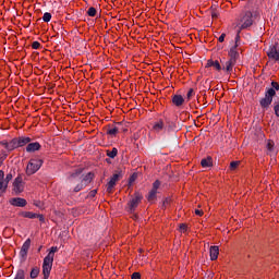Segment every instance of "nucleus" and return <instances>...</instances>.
Wrapping results in <instances>:
<instances>
[{
	"label": "nucleus",
	"instance_id": "54",
	"mask_svg": "<svg viewBox=\"0 0 279 279\" xmlns=\"http://www.w3.org/2000/svg\"><path fill=\"white\" fill-rule=\"evenodd\" d=\"M134 219H138V216L134 215Z\"/></svg>",
	"mask_w": 279,
	"mask_h": 279
},
{
	"label": "nucleus",
	"instance_id": "35",
	"mask_svg": "<svg viewBox=\"0 0 279 279\" xmlns=\"http://www.w3.org/2000/svg\"><path fill=\"white\" fill-rule=\"evenodd\" d=\"M158 189H160V181L156 180L154 183H153V191H157L158 192Z\"/></svg>",
	"mask_w": 279,
	"mask_h": 279
},
{
	"label": "nucleus",
	"instance_id": "30",
	"mask_svg": "<svg viewBox=\"0 0 279 279\" xmlns=\"http://www.w3.org/2000/svg\"><path fill=\"white\" fill-rule=\"evenodd\" d=\"M136 178H138L137 173H133L130 178H129V184L130 186H132V184H134V182H136Z\"/></svg>",
	"mask_w": 279,
	"mask_h": 279
},
{
	"label": "nucleus",
	"instance_id": "11",
	"mask_svg": "<svg viewBox=\"0 0 279 279\" xmlns=\"http://www.w3.org/2000/svg\"><path fill=\"white\" fill-rule=\"evenodd\" d=\"M184 101H185L184 97L180 94H175L172 96V104L177 108H182L184 106Z\"/></svg>",
	"mask_w": 279,
	"mask_h": 279
},
{
	"label": "nucleus",
	"instance_id": "56",
	"mask_svg": "<svg viewBox=\"0 0 279 279\" xmlns=\"http://www.w3.org/2000/svg\"><path fill=\"white\" fill-rule=\"evenodd\" d=\"M106 162H110V159H106Z\"/></svg>",
	"mask_w": 279,
	"mask_h": 279
},
{
	"label": "nucleus",
	"instance_id": "6",
	"mask_svg": "<svg viewBox=\"0 0 279 279\" xmlns=\"http://www.w3.org/2000/svg\"><path fill=\"white\" fill-rule=\"evenodd\" d=\"M121 178H123V171H116V173L111 177L110 181L107 183V193H112V189L117 186V182H119Z\"/></svg>",
	"mask_w": 279,
	"mask_h": 279
},
{
	"label": "nucleus",
	"instance_id": "18",
	"mask_svg": "<svg viewBox=\"0 0 279 279\" xmlns=\"http://www.w3.org/2000/svg\"><path fill=\"white\" fill-rule=\"evenodd\" d=\"M234 64H236V62L229 59L227 62L222 64V71H227V73H231L232 69L234 68Z\"/></svg>",
	"mask_w": 279,
	"mask_h": 279
},
{
	"label": "nucleus",
	"instance_id": "10",
	"mask_svg": "<svg viewBox=\"0 0 279 279\" xmlns=\"http://www.w3.org/2000/svg\"><path fill=\"white\" fill-rule=\"evenodd\" d=\"M29 247H32V239H27L20 251L21 258H27V252H29Z\"/></svg>",
	"mask_w": 279,
	"mask_h": 279
},
{
	"label": "nucleus",
	"instance_id": "48",
	"mask_svg": "<svg viewBox=\"0 0 279 279\" xmlns=\"http://www.w3.org/2000/svg\"><path fill=\"white\" fill-rule=\"evenodd\" d=\"M36 219H39V221H41V223H45V216L37 214Z\"/></svg>",
	"mask_w": 279,
	"mask_h": 279
},
{
	"label": "nucleus",
	"instance_id": "37",
	"mask_svg": "<svg viewBox=\"0 0 279 279\" xmlns=\"http://www.w3.org/2000/svg\"><path fill=\"white\" fill-rule=\"evenodd\" d=\"M214 69H216V71H221V64L219 63V61H214Z\"/></svg>",
	"mask_w": 279,
	"mask_h": 279
},
{
	"label": "nucleus",
	"instance_id": "23",
	"mask_svg": "<svg viewBox=\"0 0 279 279\" xmlns=\"http://www.w3.org/2000/svg\"><path fill=\"white\" fill-rule=\"evenodd\" d=\"M22 217H25L26 219H36L38 217V214H34L32 211H22Z\"/></svg>",
	"mask_w": 279,
	"mask_h": 279
},
{
	"label": "nucleus",
	"instance_id": "52",
	"mask_svg": "<svg viewBox=\"0 0 279 279\" xmlns=\"http://www.w3.org/2000/svg\"><path fill=\"white\" fill-rule=\"evenodd\" d=\"M214 64H215V61H213V60L207 61V66H214Z\"/></svg>",
	"mask_w": 279,
	"mask_h": 279
},
{
	"label": "nucleus",
	"instance_id": "40",
	"mask_svg": "<svg viewBox=\"0 0 279 279\" xmlns=\"http://www.w3.org/2000/svg\"><path fill=\"white\" fill-rule=\"evenodd\" d=\"M131 279H141V272H133Z\"/></svg>",
	"mask_w": 279,
	"mask_h": 279
},
{
	"label": "nucleus",
	"instance_id": "3",
	"mask_svg": "<svg viewBox=\"0 0 279 279\" xmlns=\"http://www.w3.org/2000/svg\"><path fill=\"white\" fill-rule=\"evenodd\" d=\"M143 201V194H140L138 192L134 193V197L131 198V201L128 203V213L131 215H134L136 208H138V205Z\"/></svg>",
	"mask_w": 279,
	"mask_h": 279
},
{
	"label": "nucleus",
	"instance_id": "39",
	"mask_svg": "<svg viewBox=\"0 0 279 279\" xmlns=\"http://www.w3.org/2000/svg\"><path fill=\"white\" fill-rule=\"evenodd\" d=\"M11 180H12V173H8L4 179V182H7V185L10 183Z\"/></svg>",
	"mask_w": 279,
	"mask_h": 279
},
{
	"label": "nucleus",
	"instance_id": "50",
	"mask_svg": "<svg viewBox=\"0 0 279 279\" xmlns=\"http://www.w3.org/2000/svg\"><path fill=\"white\" fill-rule=\"evenodd\" d=\"M195 215H197L198 217H202V215H204V211L199 209H195Z\"/></svg>",
	"mask_w": 279,
	"mask_h": 279
},
{
	"label": "nucleus",
	"instance_id": "31",
	"mask_svg": "<svg viewBox=\"0 0 279 279\" xmlns=\"http://www.w3.org/2000/svg\"><path fill=\"white\" fill-rule=\"evenodd\" d=\"M43 21L44 23H49V21H51V13L49 12L44 13Z\"/></svg>",
	"mask_w": 279,
	"mask_h": 279
},
{
	"label": "nucleus",
	"instance_id": "21",
	"mask_svg": "<svg viewBox=\"0 0 279 279\" xmlns=\"http://www.w3.org/2000/svg\"><path fill=\"white\" fill-rule=\"evenodd\" d=\"M201 165H202L203 169H208V167H213V158L207 157L205 159H202Z\"/></svg>",
	"mask_w": 279,
	"mask_h": 279
},
{
	"label": "nucleus",
	"instance_id": "9",
	"mask_svg": "<svg viewBox=\"0 0 279 279\" xmlns=\"http://www.w3.org/2000/svg\"><path fill=\"white\" fill-rule=\"evenodd\" d=\"M9 203L11 204V206H15L17 208H25V206H27V201L21 197L11 198Z\"/></svg>",
	"mask_w": 279,
	"mask_h": 279
},
{
	"label": "nucleus",
	"instance_id": "51",
	"mask_svg": "<svg viewBox=\"0 0 279 279\" xmlns=\"http://www.w3.org/2000/svg\"><path fill=\"white\" fill-rule=\"evenodd\" d=\"M5 158H8V155L0 157V167L3 165V160H5Z\"/></svg>",
	"mask_w": 279,
	"mask_h": 279
},
{
	"label": "nucleus",
	"instance_id": "1",
	"mask_svg": "<svg viewBox=\"0 0 279 279\" xmlns=\"http://www.w3.org/2000/svg\"><path fill=\"white\" fill-rule=\"evenodd\" d=\"M82 171H84L82 168L76 169L74 172H72L69 177V180L72 184H75V182H82L85 184V186H88L90 182H93V178H95V174L93 172H89L82 177Z\"/></svg>",
	"mask_w": 279,
	"mask_h": 279
},
{
	"label": "nucleus",
	"instance_id": "15",
	"mask_svg": "<svg viewBox=\"0 0 279 279\" xmlns=\"http://www.w3.org/2000/svg\"><path fill=\"white\" fill-rule=\"evenodd\" d=\"M5 178V172H3V170H0V191H2V193H5V191H8V182L4 181Z\"/></svg>",
	"mask_w": 279,
	"mask_h": 279
},
{
	"label": "nucleus",
	"instance_id": "53",
	"mask_svg": "<svg viewBox=\"0 0 279 279\" xmlns=\"http://www.w3.org/2000/svg\"><path fill=\"white\" fill-rule=\"evenodd\" d=\"M169 202H170V199H169V198H166V199L163 201L162 206L165 207V206L169 205Z\"/></svg>",
	"mask_w": 279,
	"mask_h": 279
},
{
	"label": "nucleus",
	"instance_id": "13",
	"mask_svg": "<svg viewBox=\"0 0 279 279\" xmlns=\"http://www.w3.org/2000/svg\"><path fill=\"white\" fill-rule=\"evenodd\" d=\"M5 149L8 151H14V149H19V138H13L11 142L4 143Z\"/></svg>",
	"mask_w": 279,
	"mask_h": 279
},
{
	"label": "nucleus",
	"instance_id": "55",
	"mask_svg": "<svg viewBox=\"0 0 279 279\" xmlns=\"http://www.w3.org/2000/svg\"><path fill=\"white\" fill-rule=\"evenodd\" d=\"M40 250H43V246H40V247L38 248V252H40Z\"/></svg>",
	"mask_w": 279,
	"mask_h": 279
},
{
	"label": "nucleus",
	"instance_id": "43",
	"mask_svg": "<svg viewBox=\"0 0 279 279\" xmlns=\"http://www.w3.org/2000/svg\"><path fill=\"white\" fill-rule=\"evenodd\" d=\"M223 40H226V33H222L219 38H218V43H223Z\"/></svg>",
	"mask_w": 279,
	"mask_h": 279
},
{
	"label": "nucleus",
	"instance_id": "49",
	"mask_svg": "<svg viewBox=\"0 0 279 279\" xmlns=\"http://www.w3.org/2000/svg\"><path fill=\"white\" fill-rule=\"evenodd\" d=\"M88 195L89 197H95V195H97V190H92Z\"/></svg>",
	"mask_w": 279,
	"mask_h": 279
},
{
	"label": "nucleus",
	"instance_id": "28",
	"mask_svg": "<svg viewBox=\"0 0 279 279\" xmlns=\"http://www.w3.org/2000/svg\"><path fill=\"white\" fill-rule=\"evenodd\" d=\"M86 189V185L84 183H78L75 187H74V193H80V191Z\"/></svg>",
	"mask_w": 279,
	"mask_h": 279
},
{
	"label": "nucleus",
	"instance_id": "4",
	"mask_svg": "<svg viewBox=\"0 0 279 279\" xmlns=\"http://www.w3.org/2000/svg\"><path fill=\"white\" fill-rule=\"evenodd\" d=\"M43 159H31L26 167V174L34 175V173L40 170V167H43Z\"/></svg>",
	"mask_w": 279,
	"mask_h": 279
},
{
	"label": "nucleus",
	"instance_id": "22",
	"mask_svg": "<svg viewBox=\"0 0 279 279\" xmlns=\"http://www.w3.org/2000/svg\"><path fill=\"white\" fill-rule=\"evenodd\" d=\"M106 154H107L108 158L114 159V158H117V155L119 154V149L113 147L111 150L110 149L106 150Z\"/></svg>",
	"mask_w": 279,
	"mask_h": 279
},
{
	"label": "nucleus",
	"instance_id": "29",
	"mask_svg": "<svg viewBox=\"0 0 279 279\" xmlns=\"http://www.w3.org/2000/svg\"><path fill=\"white\" fill-rule=\"evenodd\" d=\"M87 14H88V16H97V9H95V7H90L87 10Z\"/></svg>",
	"mask_w": 279,
	"mask_h": 279
},
{
	"label": "nucleus",
	"instance_id": "14",
	"mask_svg": "<svg viewBox=\"0 0 279 279\" xmlns=\"http://www.w3.org/2000/svg\"><path fill=\"white\" fill-rule=\"evenodd\" d=\"M236 47H239V45H234L229 50V60H231L232 62H236V60H239V51H236Z\"/></svg>",
	"mask_w": 279,
	"mask_h": 279
},
{
	"label": "nucleus",
	"instance_id": "32",
	"mask_svg": "<svg viewBox=\"0 0 279 279\" xmlns=\"http://www.w3.org/2000/svg\"><path fill=\"white\" fill-rule=\"evenodd\" d=\"M193 96H195V89L190 88L189 92H187V94H186V99H187V101H191V98H192Z\"/></svg>",
	"mask_w": 279,
	"mask_h": 279
},
{
	"label": "nucleus",
	"instance_id": "27",
	"mask_svg": "<svg viewBox=\"0 0 279 279\" xmlns=\"http://www.w3.org/2000/svg\"><path fill=\"white\" fill-rule=\"evenodd\" d=\"M14 279H25V270L19 269L16 271V275H15Z\"/></svg>",
	"mask_w": 279,
	"mask_h": 279
},
{
	"label": "nucleus",
	"instance_id": "8",
	"mask_svg": "<svg viewBox=\"0 0 279 279\" xmlns=\"http://www.w3.org/2000/svg\"><path fill=\"white\" fill-rule=\"evenodd\" d=\"M23 178L21 177H16L14 182H13V191L15 193V195H19L21 193H23Z\"/></svg>",
	"mask_w": 279,
	"mask_h": 279
},
{
	"label": "nucleus",
	"instance_id": "20",
	"mask_svg": "<svg viewBox=\"0 0 279 279\" xmlns=\"http://www.w3.org/2000/svg\"><path fill=\"white\" fill-rule=\"evenodd\" d=\"M29 143H32L31 137H17L19 147H25V145H29Z\"/></svg>",
	"mask_w": 279,
	"mask_h": 279
},
{
	"label": "nucleus",
	"instance_id": "7",
	"mask_svg": "<svg viewBox=\"0 0 279 279\" xmlns=\"http://www.w3.org/2000/svg\"><path fill=\"white\" fill-rule=\"evenodd\" d=\"M252 12L247 11L242 17L241 29H247V27H252L254 25V20H252Z\"/></svg>",
	"mask_w": 279,
	"mask_h": 279
},
{
	"label": "nucleus",
	"instance_id": "26",
	"mask_svg": "<svg viewBox=\"0 0 279 279\" xmlns=\"http://www.w3.org/2000/svg\"><path fill=\"white\" fill-rule=\"evenodd\" d=\"M107 134H109V136H117V134H119V128L114 126L112 129H108Z\"/></svg>",
	"mask_w": 279,
	"mask_h": 279
},
{
	"label": "nucleus",
	"instance_id": "38",
	"mask_svg": "<svg viewBox=\"0 0 279 279\" xmlns=\"http://www.w3.org/2000/svg\"><path fill=\"white\" fill-rule=\"evenodd\" d=\"M180 230H181V232H186V230H189V226H186L185 223H181Z\"/></svg>",
	"mask_w": 279,
	"mask_h": 279
},
{
	"label": "nucleus",
	"instance_id": "41",
	"mask_svg": "<svg viewBox=\"0 0 279 279\" xmlns=\"http://www.w3.org/2000/svg\"><path fill=\"white\" fill-rule=\"evenodd\" d=\"M219 10V5L217 4H213L210 8H209V11L210 12H215V11H218Z\"/></svg>",
	"mask_w": 279,
	"mask_h": 279
},
{
	"label": "nucleus",
	"instance_id": "24",
	"mask_svg": "<svg viewBox=\"0 0 279 279\" xmlns=\"http://www.w3.org/2000/svg\"><path fill=\"white\" fill-rule=\"evenodd\" d=\"M156 195H158V192L156 190H151L147 196L148 202H154V199H156Z\"/></svg>",
	"mask_w": 279,
	"mask_h": 279
},
{
	"label": "nucleus",
	"instance_id": "25",
	"mask_svg": "<svg viewBox=\"0 0 279 279\" xmlns=\"http://www.w3.org/2000/svg\"><path fill=\"white\" fill-rule=\"evenodd\" d=\"M38 274H40V268L34 267V268L31 270V278H32V279L38 278Z\"/></svg>",
	"mask_w": 279,
	"mask_h": 279
},
{
	"label": "nucleus",
	"instance_id": "42",
	"mask_svg": "<svg viewBox=\"0 0 279 279\" xmlns=\"http://www.w3.org/2000/svg\"><path fill=\"white\" fill-rule=\"evenodd\" d=\"M32 48H33V49H40V44H39L38 41H34V43L32 44Z\"/></svg>",
	"mask_w": 279,
	"mask_h": 279
},
{
	"label": "nucleus",
	"instance_id": "19",
	"mask_svg": "<svg viewBox=\"0 0 279 279\" xmlns=\"http://www.w3.org/2000/svg\"><path fill=\"white\" fill-rule=\"evenodd\" d=\"M153 130L158 134L165 130V122L162 120H158L153 124Z\"/></svg>",
	"mask_w": 279,
	"mask_h": 279
},
{
	"label": "nucleus",
	"instance_id": "5",
	"mask_svg": "<svg viewBox=\"0 0 279 279\" xmlns=\"http://www.w3.org/2000/svg\"><path fill=\"white\" fill-rule=\"evenodd\" d=\"M52 267H53V257H51L50 255H47L44 258V263H43V274L45 279H49Z\"/></svg>",
	"mask_w": 279,
	"mask_h": 279
},
{
	"label": "nucleus",
	"instance_id": "16",
	"mask_svg": "<svg viewBox=\"0 0 279 279\" xmlns=\"http://www.w3.org/2000/svg\"><path fill=\"white\" fill-rule=\"evenodd\" d=\"M40 149V143L35 142V143H28V145L26 146V151L28 154H32L34 151H38Z\"/></svg>",
	"mask_w": 279,
	"mask_h": 279
},
{
	"label": "nucleus",
	"instance_id": "17",
	"mask_svg": "<svg viewBox=\"0 0 279 279\" xmlns=\"http://www.w3.org/2000/svg\"><path fill=\"white\" fill-rule=\"evenodd\" d=\"M209 256L210 260H217L219 258V246H210Z\"/></svg>",
	"mask_w": 279,
	"mask_h": 279
},
{
	"label": "nucleus",
	"instance_id": "36",
	"mask_svg": "<svg viewBox=\"0 0 279 279\" xmlns=\"http://www.w3.org/2000/svg\"><path fill=\"white\" fill-rule=\"evenodd\" d=\"M211 19H219L220 10L218 11H210Z\"/></svg>",
	"mask_w": 279,
	"mask_h": 279
},
{
	"label": "nucleus",
	"instance_id": "12",
	"mask_svg": "<svg viewBox=\"0 0 279 279\" xmlns=\"http://www.w3.org/2000/svg\"><path fill=\"white\" fill-rule=\"evenodd\" d=\"M267 56L270 60H275V62H278L279 60V52L276 46H271L269 50L267 51Z\"/></svg>",
	"mask_w": 279,
	"mask_h": 279
},
{
	"label": "nucleus",
	"instance_id": "47",
	"mask_svg": "<svg viewBox=\"0 0 279 279\" xmlns=\"http://www.w3.org/2000/svg\"><path fill=\"white\" fill-rule=\"evenodd\" d=\"M267 149L268 151H274V144L271 142L267 144Z\"/></svg>",
	"mask_w": 279,
	"mask_h": 279
},
{
	"label": "nucleus",
	"instance_id": "45",
	"mask_svg": "<svg viewBox=\"0 0 279 279\" xmlns=\"http://www.w3.org/2000/svg\"><path fill=\"white\" fill-rule=\"evenodd\" d=\"M241 31L238 32L236 36H235V45H239V40H241Z\"/></svg>",
	"mask_w": 279,
	"mask_h": 279
},
{
	"label": "nucleus",
	"instance_id": "2",
	"mask_svg": "<svg viewBox=\"0 0 279 279\" xmlns=\"http://www.w3.org/2000/svg\"><path fill=\"white\" fill-rule=\"evenodd\" d=\"M274 97H276V89L269 88L265 93V97L259 100V106L264 108V110H267V108L271 106V101H274Z\"/></svg>",
	"mask_w": 279,
	"mask_h": 279
},
{
	"label": "nucleus",
	"instance_id": "46",
	"mask_svg": "<svg viewBox=\"0 0 279 279\" xmlns=\"http://www.w3.org/2000/svg\"><path fill=\"white\" fill-rule=\"evenodd\" d=\"M275 114L279 117V104L275 105L274 107Z\"/></svg>",
	"mask_w": 279,
	"mask_h": 279
},
{
	"label": "nucleus",
	"instance_id": "34",
	"mask_svg": "<svg viewBox=\"0 0 279 279\" xmlns=\"http://www.w3.org/2000/svg\"><path fill=\"white\" fill-rule=\"evenodd\" d=\"M239 165H241L240 161H231V163H230L231 171H234V169H236V167H239Z\"/></svg>",
	"mask_w": 279,
	"mask_h": 279
},
{
	"label": "nucleus",
	"instance_id": "44",
	"mask_svg": "<svg viewBox=\"0 0 279 279\" xmlns=\"http://www.w3.org/2000/svg\"><path fill=\"white\" fill-rule=\"evenodd\" d=\"M271 86H272V88L275 89V90H279V84H278V82H271Z\"/></svg>",
	"mask_w": 279,
	"mask_h": 279
},
{
	"label": "nucleus",
	"instance_id": "33",
	"mask_svg": "<svg viewBox=\"0 0 279 279\" xmlns=\"http://www.w3.org/2000/svg\"><path fill=\"white\" fill-rule=\"evenodd\" d=\"M56 252H58V246H52L48 253V256L53 258V256H56Z\"/></svg>",
	"mask_w": 279,
	"mask_h": 279
}]
</instances>
